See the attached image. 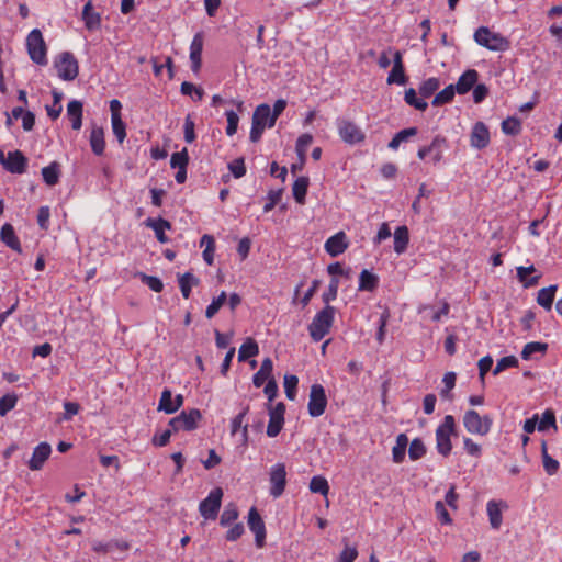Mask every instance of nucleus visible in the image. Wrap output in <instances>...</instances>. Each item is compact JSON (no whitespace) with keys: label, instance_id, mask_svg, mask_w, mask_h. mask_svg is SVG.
Wrapping results in <instances>:
<instances>
[{"label":"nucleus","instance_id":"obj_1","mask_svg":"<svg viewBox=\"0 0 562 562\" xmlns=\"http://www.w3.org/2000/svg\"><path fill=\"white\" fill-rule=\"evenodd\" d=\"M256 108L252 115V124L250 130V140L256 143L261 138V135L267 127H272L277 119L280 116L284 108Z\"/></svg>","mask_w":562,"mask_h":562},{"label":"nucleus","instance_id":"obj_2","mask_svg":"<svg viewBox=\"0 0 562 562\" xmlns=\"http://www.w3.org/2000/svg\"><path fill=\"white\" fill-rule=\"evenodd\" d=\"M336 308L331 305H325L317 312L308 326V331L314 341H321L330 330Z\"/></svg>","mask_w":562,"mask_h":562},{"label":"nucleus","instance_id":"obj_3","mask_svg":"<svg viewBox=\"0 0 562 562\" xmlns=\"http://www.w3.org/2000/svg\"><path fill=\"white\" fill-rule=\"evenodd\" d=\"M457 424L452 415H446L436 429V448L439 454L448 457L452 450L451 436L456 435Z\"/></svg>","mask_w":562,"mask_h":562},{"label":"nucleus","instance_id":"obj_4","mask_svg":"<svg viewBox=\"0 0 562 562\" xmlns=\"http://www.w3.org/2000/svg\"><path fill=\"white\" fill-rule=\"evenodd\" d=\"M462 423L469 434L477 436H486L492 428L493 418L490 415L480 416L475 409H468Z\"/></svg>","mask_w":562,"mask_h":562},{"label":"nucleus","instance_id":"obj_5","mask_svg":"<svg viewBox=\"0 0 562 562\" xmlns=\"http://www.w3.org/2000/svg\"><path fill=\"white\" fill-rule=\"evenodd\" d=\"M26 48L32 61L41 66L47 65V46L38 29H34L29 33Z\"/></svg>","mask_w":562,"mask_h":562},{"label":"nucleus","instance_id":"obj_6","mask_svg":"<svg viewBox=\"0 0 562 562\" xmlns=\"http://www.w3.org/2000/svg\"><path fill=\"white\" fill-rule=\"evenodd\" d=\"M54 68L56 69L57 76L66 81L74 80L79 72L78 61L69 52H63L55 57Z\"/></svg>","mask_w":562,"mask_h":562},{"label":"nucleus","instance_id":"obj_7","mask_svg":"<svg viewBox=\"0 0 562 562\" xmlns=\"http://www.w3.org/2000/svg\"><path fill=\"white\" fill-rule=\"evenodd\" d=\"M202 419V414L198 408H191L182 411L178 416L169 420L168 426L172 428L175 432L178 431H192L199 427V423Z\"/></svg>","mask_w":562,"mask_h":562},{"label":"nucleus","instance_id":"obj_8","mask_svg":"<svg viewBox=\"0 0 562 562\" xmlns=\"http://www.w3.org/2000/svg\"><path fill=\"white\" fill-rule=\"evenodd\" d=\"M475 42L490 50L502 52L508 47V42L498 33L491 32L487 27L481 26L474 33Z\"/></svg>","mask_w":562,"mask_h":562},{"label":"nucleus","instance_id":"obj_9","mask_svg":"<svg viewBox=\"0 0 562 562\" xmlns=\"http://www.w3.org/2000/svg\"><path fill=\"white\" fill-rule=\"evenodd\" d=\"M327 396L325 389L322 384L315 383L311 386L307 411L311 417H319L322 416L327 407Z\"/></svg>","mask_w":562,"mask_h":562},{"label":"nucleus","instance_id":"obj_10","mask_svg":"<svg viewBox=\"0 0 562 562\" xmlns=\"http://www.w3.org/2000/svg\"><path fill=\"white\" fill-rule=\"evenodd\" d=\"M269 482L270 495L273 498H279L284 493L286 486V469L284 463L279 462L270 468Z\"/></svg>","mask_w":562,"mask_h":562},{"label":"nucleus","instance_id":"obj_11","mask_svg":"<svg viewBox=\"0 0 562 562\" xmlns=\"http://www.w3.org/2000/svg\"><path fill=\"white\" fill-rule=\"evenodd\" d=\"M223 491L221 487L213 488L200 505V514L205 519H215L221 508Z\"/></svg>","mask_w":562,"mask_h":562},{"label":"nucleus","instance_id":"obj_12","mask_svg":"<svg viewBox=\"0 0 562 562\" xmlns=\"http://www.w3.org/2000/svg\"><path fill=\"white\" fill-rule=\"evenodd\" d=\"M0 162L7 171L16 175L24 173L27 167V159L20 150L9 151L7 155L0 150Z\"/></svg>","mask_w":562,"mask_h":562},{"label":"nucleus","instance_id":"obj_13","mask_svg":"<svg viewBox=\"0 0 562 562\" xmlns=\"http://www.w3.org/2000/svg\"><path fill=\"white\" fill-rule=\"evenodd\" d=\"M337 128L340 138L349 145H355L364 140V133L353 122L339 120L337 122Z\"/></svg>","mask_w":562,"mask_h":562},{"label":"nucleus","instance_id":"obj_14","mask_svg":"<svg viewBox=\"0 0 562 562\" xmlns=\"http://www.w3.org/2000/svg\"><path fill=\"white\" fill-rule=\"evenodd\" d=\"M448 148V143L445 137L436 136L430 145L419 148L417 156L424 159L429 156L430 161L436 165L441 161L445 150Z\"/></svg>","mask_w":562,"mask_h":562},{"label":"nucleus","instance_id":"obj_15","mask_svg":"<svg viewBox=\"0 0 562 562\" xmlns=\"http://www.w3.org/2000/svg\"><path fill=\"white\" fill-rule=\"evenodd\" d=\"M248 527L255 533L256 546L262 548L266 539V526L256 507L249 509Z\"/></svg>","mask_w":562,"mask_h":562},{"label":"nucleus","instance_id":"obj_16","mask_svg":"<svg viewBox=\"0 0 562 562\" xmlns=\"http://www.w3.org/2000/svg\"><path fill=\"white\" fill-rule=\"evenodd\" d=\"M491 135L483 122H476L470 133V145L475 149H484L490 145Z\"/></svg>","mask_w":562,"mask_h":562},{"label":"nucleus","instance_id":"obj_17","mask_svg":"<svg viewBox=\"0 0 562 562\" xmlns=\"http://www.w3.org/2000/svg\"><path fill=\"white\" fill-rule=\"evenodd\" d=\"M52 453V447L48 442L43 441L38 443L32 453L31 459L27 462V467L32 471H38L41 470L45 462L48 460L49 456Z\"/></svg>","mask_w":562,"mask_h":562},{"label":"nucleus","instance_id":"obj_18","mask_svg":"<svg viewBox=\"0 0 562 562\" xmlns=\"http://www.w3.org/2000/svg\"><path fill=\"white\" fill-rule=\"evenodd\" d=\"M507 508V504L503 501L491 499L486 504V513L490 525L493 529L498 530L503 522V509Z\"/></svg>","mask_w":562,"mask_h":562},{"label":"nucleus","instance_id":"obj_19","mask_svg":"<svg viewBox=\"0 0 562 562\" xmlns=\"http://www.w3.org/2000/svg\"><path fill=\"white\" fill-rule=\"evenodd\" d=\"M349 244L347 241L346 234L344 232H338L326 240L324 247L327 254L331 257H337L345 252Z\"/></svg>","mask_w":562,"mask_h":562},{"label":"nucleus","instance_id":"obj_20","mask_svg":"<svg viewBox=\"0 0 562 562\" xmlns=\"http://www.w3.org/2000/svg\"><path fill=\"white\" fill-rule=\"evenodd\" d=\"M202 50H203V36L201 33H196L190 45V61L191 69L194 74H198L202 65Z\"/></svg>","mask_w":562,"mask_h":562},{"label":"nucleus","instance_id":"obj_21","mask_svg":"<svg viewBox=\"0 0 562 562\" xmlns=\"http://www.w3.org/2000/svg\"><path fill=\"white\" fill-rule=\"evenodd\" d=\"M144 224L146 227L151 228L155 232V236L159 243L166 244L169 241L168 236L165 234L166 229L171 228V224L169 221L162 217H148L145 220Z\"/></svg>","mask_w":562,"mask_h":562},{"label":"nucleus","instance_id":"obj_22","mask_svg":"<svg viewBox=\"0 0 562 562\" xmlns=\"http://www.w3.org/2000/svg\"><path fill=\"white\" fill-rule=\"evenodd\" d=\"M479 74L474 69L464 71L458 79L457 83L453 85L457 93L465 94L469 92L477 82Z\"/></svg>","mask_w":562,"mask_h":562},{"label":"nucleus","instance_id":"obj_23","mask_svg":"<svg viewBox=\"0 0 562 562\" xmlns=\"http://www.w3.org/2000/svg\"><path fill=\"white\" fill-rule=\"evenodd\" d=\"M0 239L12 250L16 251L18 254L22 252L20 239L16 236L14 228L10 223H5L1 227Z\"/></svg>","mask_w":562,"mask_h":562},{"label":"nucleus","instance_id":"obj_24","mask_svg":"<svg viewBox=\"0 0 562 562\" xmlns=\"http://www.w3.org/2000/svg\"><path fill=\"white\" fill-rule=\"evenodd\" d=\"M111 109V124L112 132L116 137L117 142L122 144L126 137L125 124L121 117L122 108H110Z\"/></svg>","mask_w":562,"mask_h":562},{"label":"nucleus","instance_id":"obj_25","mask_svg":"<svg viewBox=\"0 0 562 562\" xmlns=\"http://www.w3.org/2000/svg\"><path fill=\"white\" fill-rule=\"evenodd\" d=\"M273 370V362L270 358L262 360L260 369L254 374L252 383L256 387H260L266 381H269Z\"/></svg>","mask_w":562,"mask_h":562},{"label":"nucleus","instance_id":"obj_26","mask_svg":"<svg viewBox=\"0 0 562 562\" xmlns=\"http://www.w3.org/2000/svg\"><path fill=\"white\" fill-rule=\"evenodd\" d=\"M394 251L397 255H402L406 251L408 243H409V232L407 226L402 225L398 226L394 234Z\"/></svg>","mask_w":562,"mask_h":562},{"label":"nucleus","instance_id":"obj_27","mask_svg":"<svg viewBox=\"0 0 562 562\" xmlns=\"http://www.w3.org/2000/svg\"><path fill=\"white\" fill-rule=\"evenodd\" d=\"M558 285H549L538 291L537 303L547 311L552 308Z\"/></svg>","mask_w":562,"mask_h":562},{"label":"nucleus","instance_id":"obj_28","mask_svg":"<svg viewBox=\"0 0 562 562\" xmlns=\"http://www.w3.org/2000/svg\"><path fill=\"white\" fill-rule=\"evenodd\" d=\"M90 146L92 151L100 156L104 153L105 149V140H104V132L101 127H93L90 134Z\"/></svg>","mask_w":562,"mask_h":562},{"label":"nucleus","instance_id":"obj_29","mask_svg":"<svg viewBox=\"0 0 562 562\" xmlns=\"http://www.w3.org/2000/svg\"><path fill=\"white\" fill-rule=\"evenodd\" d=\"M82 19L88 30H95L100 26V14L93 11L91 1L85 4L82 10Z\"/></svg>","mask_w":562,"mask_h":562},{"label":"nucleus","instance_id":"obj_30","mask_svg":"<svg viewBox=\"0 0 562 562\" xmlns=\"http://www.w3.org/2000/svg\"><path fill=\"white\" fill-rule=\"evenodd\" d=\"M517 278L522 283L524 288H531L538 284L540 276H535L528 278L529 274L536 271L535 267L531 265L529 267H517Z\"/></svg>","mask_w":562,"mask_h":562},{"label":"nucleus","instance_id":"obj_31","mask_svg":"<svg viewBox=\"0 0 562 562\" xmlns=\"http://www.w3.org/2000/svg\"><path fill=\"white\" fill-rule=\"evenodd\" d=\"M259 353V347L255 339L247 338L239 348L238 361L243 362Z\"/></svg>","mask_w":562,"mask_h":562},{"label":"nucleus","instance_id":"obj_32","mask_svg":"<svg viewBox=\"0 0 562 562\" xmlns=\"http://www.w3.org/2000/svg\"><path fill=\"white\" fill-rule=\"evenodd\" d=\"M42 177L47 186L53 187L57 184L60 177L59 165L56 161H54L48 166L42 168Z\"/></svg>","mask_w":562,"mask_h":562},{"label":"nucleus","instance_id":"obj_33","mask_svg":"<svg viewBox=\"0 0 562 562\" xmlns=\"http://www.w3.org/2000/svg\"><path fill=\"white\" fill-rule=\"evenodd\" d=\"M541 457H542V464H543V469L546 471V473L548 475H553L558 472L559 470V461L553 459L549 453H548V448H547V442L546 441H542L541 443Z\"/></svg>","mask_w":562,"mask_h":562},{"label":"nucleus","instance_id":"obj_34","mask_svg":"<svg viewBox=\"0 0 562 562\" xmlns=\"http://www.w3.org/2000/svg\"><path fill=\"white\" fill-rule=\"evenodd\" d=\"M379 283V279L375 274L364 269L359 276V291H373Z\"/></svg>","mask_w":562,"mask_h":562},{"label":"nucleus","instance_id":"obj_35","mask_svg":"<svg viewBox=\"0 0 562 562\" xmlns=\"http://www.w3.org/2000/svg\"><path fill=\"white\" fill-rule=\"evenodd\" d=\"M312 142L313 136L311 134H302L296 140L295 150L300 159V168L305 164L306 153Z\"/></svg>","mask_w":562,"mask_h":562},{"label":"nucleus","instance_id":"obj_36","mask_svg":"<svg viewBox=\"0 0 562 562\" xmlns=\"http://www.w3.org/2000/svg\"><path fill=\"white\" fill-rule=\"evenodd\" d=\"M308 188V178L300 177L297 178L292 187V192L295 201L300 204L305 202V196Z\"/></svg>","mask_w":562,"mask_h":562},{"label":"nucleus","instance_id":"obj_37","mask_svg":"<svg viewBox=\"0 0 562 562\" xmlns=\"http://www.w3.org/2000/svg\"><path fill=\"white\" fill-rule=\"evenodd\" d=\"M199 284V279L195 278L191 272H186L179 278V288L184 299H189L192 286Z\"/></svg>","mask_w":562,"mask_h":562},{"label":"nucleus","instance_id":"obj_38","mask_svg":"<svg viewBox=\"0 0 562 562\" xmlns=\"http://www.w3.org/2000/svg\"><path fill=\"white\" fill-rule=\"evenodd\" d=\"M548 350V344L541 341H531L524 346L521 350V358L524 360L531 359L533 353H542L544 355Z\"/></svg>","mask_w":562,"mask_h":562},{"label":"nucleus","instance_id":"obj_39","mask_svg":"<svg viewBox=\"0 0 562 562\" xmlns=\"http://www.w3.org/2000/svg\"><path fill=\"white\" fill-rule=\"evenodd\" d=\"M200 246H205V249L203 250V259L207 265H212L214 260V252H215V240L213 236L211 235H203L200 241Z\"/></svg>","mask_w":562,"mask_h":562},{"label":"nucleus","instance_id":"obj_40","mask_svg":"<svg viewBox=\"0 0 562 562\" xmlns=\"http://www.w3.org/2000/svg\"><path fill=\"white\" fill-rule=\"evenodd\" d=\"M440 81L438 78L431 77L427 80L423 81L419 86V95L422 99H428L435 94V92L439 89Z\"/></svg>","mask_w":562,"mask_h":562},{"label":"nucleus","instance_id":"obj_41","mask_svg":"<svg viewBox=\"0 0 562 562\" xmlns=\"http://www.w3.org/2000/svg\"><path fill=\"white\" fill-rule=\"evenodd\" d=\"M501 128L504 134L516 136L521 132V121L515 116H509L502 122Z\"/></svg>","mask_w":562,"mask_h":562},{"label":"nucleus","instance_id":"obj_42","mask_svg":"<svg viewBox=\"0 0 562 562\" xmlns=\"http://www.w3.org/2000/svg\"><path fill=\"white\" fill-rule=\"evenodd\" d=\"M12 116L22 119V126L25 131H31L35 123V116L32 112H24V108H12Z\"/></svg>","mask_w":562,"mask_h":562},{"label":"nucleus","instance_id":"obj_43","mask_svg":"<svg viewBox=\"0 0 562 562\" xmlns=\"http://www.w3.org/2000/svg\"><path fill=\"white\" fill-rule=\"evenodd\" d=\"M181 92L184 95H189L192 102H201L203 99L204 91L201 87H198L191 82H182Z\"/></svg>","mask_w":562,"mask_h":562},{"label":"nucleus","instance_id":"obj_44","mask_svg":"<svg viewBox=\"0 0 562 562\" xmlns=\"http://www.w3.org/2000/svg\"><path fill=\"white\" fill-rule=\"evenodd\" d=\"M158 411L165 412L166 414L176 413V407H173L172 393L169 389H165L161 392V396L158 404Z\"/></svg>","mask_w":562,"mask_h":562},{"label":"nucleus","instance_id":"obj_45","mask_svg":"<svg viewBox=\"0 0 562 562\" xmlns=\"http://www.w3.org/2000/svg\"><path fill=\"white\" fill-rule=\"evenodd\" d=\"M310 490L313 493H318L323 496H327L329 492V485L324 476L316 475L311 479Z\"/></svg>","mask_w":562,"mask_h":562},{"label":"nucleus","instance_id":"obj_46","mask_svg":"<svg viewBox=\"0 0 562 562\" xmlns=\"http://www.w3.org/2000/svg\"><path fill=\"white\" fill-rule=\"evenodd\" d=\"M238 518L237 507L233 504L227 505L220 517V525L227 527L235 522Z\"/></svg>","mask_w":562,"mask_h":562},{"label":"nucleus","instance_id":"obj_47","mask_svg":"<svg viewBox=\"0 0 562 562\" xmlns=\"http://www.w3.org/2000/svg\"><path fill=\"white\" fill-rule=\"evenodd\" d=\"M189 164L188 149L184 147L180 151H176L171 155L170 166L173 169L187 168Z\"/></svg>","mask_w":562,"mask_h":562},{"label":"nucleus","instance_id":"obj_48","mask_svg":"<svg viewBox=\"0 0 562 562\" xmlns=\"http://www.w3.org/2000/svg\"><path fill=\"white\" fill-rule=\"evenodd\" d=\"M426 453V447L422 439L415 438L409 443L408 456L413 461L419 460Z\"/></svg>","mask_w":562,"mask_h":562},{"label":"nucleus","instance_id":"obj_49","mask_svg":"<svg viewBox=\"0 0 562 562\" xmlns=\"http://www.w3.org/2000/svg\"><path fill=\"white\" fill-rule=\"evenodd\" d=\"M297 384H299V379L296 375H293V374L284 375V392H285L286 397L290 401H294L296 397Z\"/></svg>","mask_w":562,"mask_h":562},{"label":"nucleus","instance_id":"obj_50","mask_svg":"<svg viewBox=\"0 0 562 562\" xmlns=\"http://www.w3.org/2000/svg\"><path fill=\"white\" fill-rule=\"evenodd\" d=\"M339 279L333 277L329 281L328 289L322 295V300L325 305H329L331 301H335L338 295Z\"/></svg>","mask_w":562,"mask_h":562},{"label":"nucleus","instance_id":"obj_51","mask_svg":"<svg viewBox=\"0 0 562 562\" xmlns=\"http://www.w3.org/2000/svg\"><path fill=\"white\" fill-rule=\"evenodd\" d=\"M18 403V396L14 393H8L0 397V416H5Z\"/></svg>","mask_w":562,"mask_h":562},{"label":"nucleus","instance_id":"obj_52","mask_svg":"<svg viewBox=\"0 0 562 562\" xmlns=\"http://www.w3.org/2000/svg\"><path fill=\"white\" fill-rule=\"evenodd\" d=\"M550 427L557 429L555 414L552 409H546L542 414L541 419H538V430L544 431Z\"/></svg>","mask_w":562,"mask_h":562},{"label":"nucleus","instance_id":"obj_53","mask_svg":"<svg viewBox=\"0 0 562 562\" xmlns=\"http://www.w3.org/2000/svg\"><path fill=\"white\" fill-rule=\"evenodd\" d=\"M284 426V418L269 415V423L267 426V436L270 438L277 437Z\"/></svg>","mask_w":562,"mask_h":562},{"label":"nucleus","instance_id":"obj_54","mask_svg":"<svg viewBox=\"0 0 562 562\" xmlns=\"http://www.w3.org/2000/svg\"><path fill=\"white\" fill-rule=\"evenodd\" d=\"M456 93H457V90H456L454 86L449 85L448 87H446L443 90H441L440 92H438L435 95L432 105L450 102L453 99Z\"/></svg>","mask_w":562,"mask_h":562},{"label":"nucleus","instance_id":"obj_55","mask_svg":"<svg viewBox=\"0 0 562 562\" xmlns=\"http://www.w3.org/2000/svg\"><path fill=\"white\" fill-rule=\"evenodd\" d=\"M518 363V359L515 356L503 357L497 361L496 367L493 370V374L497 375L498 373L506 369L517 368Z\"/></svg>","mask_w":562,"mask_h":562},{"label":"nucleus","instance_id":"obj_56","mask_svg":"<svg viewBox=\"0 0 562 562\" xmlns=\"http://www.w3.org/2000/svg\"><path fill=\"white\" fill-rule=\"evenodd\" d=\"M139 278L143 283H145L151 291L159 293L164 289V283L158 277L147 276L143 272H139Z\"/></svg>","mask_w":562,"mask_h":562},{"label":"nucleus","instance_id":"obj_57","mask_svg":"<svg viewBox=\"0 0 562 562\" xmlns=\"http://www.w3.org/2000/svg\"><path fill=\"white\" fill-rule=\"evenodd\" d=\"M67 116L74 130H80L82 125V108H67Z\"/></svg>","mask_w":562,"mask_h":562},{"label":"nucleus","instance_id":"obj_58","mask_svg":"<svg viewBox=\"0 0 562 562\" xmlns=\"http://www.w3.org/2000/svg\"><path fill=\"white\" fill-rule=\"evenodd\" d=\"M435 512H436V515H437V518L438 520L442 524V525H452V518L450 517L447 508H446V505L442 501H437L435 503Z\"/></svg>","mask_w":562,"mask_h":562},{"label":"nucleus","instance_id":"obj_59","mask_svg":"<svg viewBox=\"0 0 562 562\" xmlns=\"http://www.w3.org/2000/svg\"><path fill=\"white\" fill-rule=\"evenodd\" d=\"M463 448L465 452L471 457L480 458L482 456L481 445L473 441V439L470 437L463 438Z\"/></svg>","mask_w":562,"mask_h":562},{"label":"nucleus","instance_id":"obj_60","mask_svg":"<svg viewBox=\"0 0 562 562\" xmlns=\"http://www.w3.org/2000/svg\"><path fill=\"white\" fill-rule=\"evenodd\" d=\"M249 412V406H246L239 414H237L231 423V435L234 436L239 429H243L244 420Z\"/></svg>","mask_w":562,"mask_h":562},{"label":"nucleus","instance_id":"obj_61","mask_svg":"<svg viewBox=\"0 0 562 562\" xmlns=\"http://www.w3.org/2000/svg\"><path fill=\"white\" fill-rule=\"evenodd\" d=\"M226 120H227V126H226V134L228 136H233L237 132L239 117L236 112L233 110L226 111Z\"/></svg>","mask_w":562,"mask_h":562},{"label":"nucleus","instance_id":"obj_62","mask_svg":"<svg viewBox=\"0 0 562 562\" xmlns=\"http://www.w3.org/2000/svg\"><path fill=\"white\" fill-rule=\"evenodd\" d=\"M228 169L235 178H241L246 173V166L243 158H237L228 164Z\"/></svg>","mask_w":562,"mask_h":562},{"label":"nucleus","instance_id":"obj_63","mask_svg":"<svg viewBox=\"0 0 562 562\" xmlns=\"http://www.w3.org/2000/svg\"><path fill=\"white\" fill-rule=\"evenodd\" d=\"M245 532L244 525L241 522L234 524L225 535L227 541L238 540Z\"/></svg>","mask_w":562,"mask_h":562},{"label":"nucleus","instance_id":"obj_64","mask_svg":"<svg viewBox=\"0 0 562 562\" xmlns=\"http://www.w3.org/2000/svg\"><path fill=\"white\" fill-rule=\"evenodd\" d=\"M357 557H358L357 548L346 546L339 554L338 562H355Z\"/></svg>","mask_w":562,"mask_h":562}]
</instances>
